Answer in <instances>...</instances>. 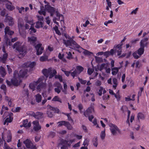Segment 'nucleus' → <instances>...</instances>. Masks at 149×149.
Wrapping results in <instances>:
<instances>
[{
    "instance_id": "f257e3e1",
    "label": "nucleus",
    "mask_w": 149,
    "mask_h": 149,
    "mask_svg": "<svg viewBox=\"0 0 149 149\" xmlns=\"http://www.w3.org/2000/svg\"><path fill=\"white\" fill-rule=\"evenodd\" d=\"M36 65L35 62H28L24 63L22 65L23 68L19 72L15 70L14 72L13 77L11 79V82L8 80L6 81L7 84L9 86L11 85V84L14 86H17L19 85L21 81V78L24 77H26L28 70L26 68L29 67L31 68H33Z\"/></svg>"
},
{
    "instance_id": "f03ea898",
    "label": "nucleus",
    "mask_w": 149,
    "mask_h": 149,
    "mask_svg": "<svg viewBox=\"0 0 149 149\" xmlns=\"http://www.w3.org/2000/svg\"><path fill=\"white\" fill-rule=\"evenodd\" d=\"M64 36L65 37L66 40L63 39V43L67 47H68L70 49H76L78 52H81L82 50H84L83 53L85 55H90L92 54V53L88 50L84 49L79 45L75 41L73 40L74 36L71 37L69 35L65 34Z\"/></svg>"
},
{
    "instance_id": "7ed1b4c3",
    "label": "nucleus",
    "mask_w": 149,
    "mask_h": 149,
    "mask_svg": "<svg viewBox=\"0 0 149 149\" xmlns=\"http://www.w3.org/2000/svg\"><path fill=\"white\" fill-rule=\"evenodd\" d=\"M44 79V77H41L38 79V81L31 83L29 86L30 88L33 91H34L35 89L36 86L38 84H39L37 86L36 89L38 91H40L41 89L46 86L45 84L46 80L45 81V82H43Z\"/></svg>"
},
{
    "instance_id": "20e7f679",
    "label": "nucleus",
    "mask_w": 149,
    "mask_h": 149,
    "mask_svg": "<svg viewBox=\"0 0 149 149\" xmlns=\"http://www.w3.org/2000/svg\"><path fill=\"white\" fill-rule=\"evenodd\" d=\"M22 42H17L15 43L13 46V48H15L19 53V57L22 58L26 54V49L24 45H22Z\"/></svg>"
},
{
    "instance_id": "39448f33",
    "label": "nucleus",
    "mask_w": 149,
    "mask_h": 149,
    "mask_svg": "<svg viewBox=\"0 0 149 149\" xmlns=\"http://www.w3.org/2000/svg\"><path fill=\"white\" fill-rule=\"evenodd\" d=\"M45 9L50 13L51 16H53L55 11L56 16L58 17L59 19H60L61 18V20H63V15L60 14L57 11H56L54 8L51 6L49 4H48L45 5Z\"/></svg>"
},
{
    "instance_id": "423d86ee",
    "label": "nucleus",
    "mask_w": 149,
    "mask_h": 149,
    "mask_svg": "<svg viewBox=\"0 0 149 149\" xmlns=\"http://www.w3.org/2000/svg\"><path fill=\"white\" fill-rule=\"evenodd\" d=\"M43 74L47 78L49 77V79L53 77L57 74L56 70L53 68H49L47 69H44L42 70Z\"/></svg>"
},
{
    "instance_id": "0eeeda50",
    "label": "nucleus",
    "mask_w": 149,
    "mask_h": 149,
    "mask_svg": "<svg viewBox=\"0 0 149 149\" xmlns=\"http://www.w3.org/2000/svg\"><path fill=\"white\" fill-rule=\"evenodd\" d=\"M75 141V139L70 140L68 141L62 139L59 143L58 146L61 149H68V146H70L72 143Z\"/></svg>"
},
{
    "instance_id": "6e6552de",
    "label": "nucleus",
    "mask_w": 149,
    "mask_h": 149,
    "mask_svg": "<svg viewBox=\"0 0 149 149\" xmlns=\"http://www.w3.org/2000/svg\"><path fill=\"white\" fill-rule=\"evenodd\" d=\"M2 134V139L4 141L7 140L8 142H10L12 139V135L10 131L8 130L6 132L5 131Z\"/></svg>"
},
{
    "instance_id": "1a4fd4ad",
    "label": "nucleus",
    "mask_w": 149,
    "mask_h": 149,
    "mask_svg": "<svg viewBox=\"0 0 149 149\" xmlns=\"http://www.w3.org/2000/svg\"><path fill=\"white\" fill-rule=\"evenodd\" d=\"M4 32L5 33V38L6 41V43L10 46L12 45V43L10 41H9V40L7 37V35H12L14 33V32L10 30L9 29V27L8 26H6Z\"/></svg>"
},
{
    "instance_id": "9d476101",
    "label": "nucleus",
    "mask_w": 149,
    "mask_h": 149,
    "mask_svg": "<svg viewBox=\"0 0 149 149\" xmlns=\"http://www.w3.org/2000/svg\"><path fill=\"white\" fill-rule=\"evenodd\" d=\"M109 126L111 132L113 135H116L120 132V130L116 125L110 124L109 125Z\"/></svg>"
},
{
    "instance_id": "9b49d317",
    "label": "nucleus",
    "mask_w": 149,
    "mask_h": 149,
    "mask_svg": "<svg viewBox=\"0 0 149 149\" xmlns=\"http://www.w3.org/2000/svg\"><path fill=\"white\" fill-rule=\"evenodd\" d=\"M30 17H26L25 19V21L26 22L29 24L31 25V26L29 29L30 33L32 34L33 33H35L36 32V29L34 28L33 26L34 25V24L33 23L32 19H29Z\"/></svg>"
},
{
    "instance_id": "f8f14e48",
    "label": "nucleus",
    "mask_w": 149,
    "mask_h": 149,
    "mask_svg": "<svg viewBox=\"0 0 149 149\" xmlns=\"http://www.w3.org/2000/svg\"><path fill=\"white\" fill-rule=\"evenodd\" d=\"M8 115L7 116L8 117L6 119L4 122V125H6V123L7 125H8V123H10L13 120L12 116L13 115V113H9L8 112H5L3 116L5 117L6 115Z\"/></svg>"
},
{
    "instance_id": "ddd939ff",
    "label": "nucleus",
    "mask_w": 149,
    "mask_h": 149,
    "mask_svg": "<svg viewBox=\"0 0 149 149\" xmlns=\"http://www.w3.org/2000/svg\"><path fill=\"white\" fill-rule=\"evenodd\" d=\"M26 147L28 148L36 149V146L33 145L31 141L28 139H27L24 141Z\"/></svg>"
},
{
    "instance_id": "4468645a",
    "label": "nucleus",
    "mask_w": 149,
    "mask_h": 149,
    "mask_svg": "<svg viewBox=\"0 0 149 149\" xmlns=\"http://www.w3.org/2000/svg\"><path fill=\"white\" fill-rule=\"evenodd\" d=\"M33 126V129L35 131L38 132L41 130L42 127L39 124V122L38 120L34 121L32 122Z\"/></svg>"
},
{
    "instance_id": "2eb2a0df",
    "label": "nucleus",
    "mask_w": 149,
    "mask_h": 149,
    "mask_svg": "<svg viewBox=\"0 0 149 149\" xmlns=\"http://www.w3.org/2000/svg\"><path fill=\"white\" fill-rule=\"evenodd\" d=\"M35 47L36 50V54L37 55H40L42 53L44 48L41 44H38L35 46Z\"/></svg>"
},
{
    "instance_id": "dca6fc26",
    "label": "nucleus",
    "mask_w": 149,
    "mask_h": 149,
    "mask_svg": "<svg viewBox=\"0 0 149 149\" xmlns=\"http://www.w3.org/2000/svg\"><path fill=\"white\" fill-rule=\"evenodd\" d=\"M5 22L8 23L9 26H12L14 24V21L12 17L7 15L5 16V19L4 20Z\"/></svg>"
},
{
    "instance_id": "f3484780",
    "label": "nucleus",
    "mask_w": 149,
    "mask_h": 149,
    "mask_svg": "<svg viewBox=\"0 0 149 149\" xmlns=\"http://www.w3.org/2000/svg\"><path fill=\"white\" fill-rule=\"evenodd\" d=\"M4 3H6V8L10 11H12L15 9V7L13 5L12 3L6 0Z\"/></svg>"
},
{
    "instance_id": "a211bd4d",
    "label": "nucleus",
    "mask_w": 149,
    "mask_h": 149,
    "mask_svg": "<svg viewBox=\"0 0 149 149\" xmlns=\"http://www.w3.org/2000/svg\"><path fill=\"white\" fill-rule=\"evenodd\" d=\"M121 45H118L116 46H115L113 48L115 52L117 53V54L118 56H120L121 54L122 51Z\"/></svg>"
},
{
    "instance_id": "6ab92c4d",
    "label": "nucleus",
    "mask_w": 149,
    "mask_h": 149,
    "mask_svg": "<svg viewBox=\"0 0 149 149\" xmlns=\"http://www.w3.org/2000/svg\"><path fill=\"white\" fill-rule=\"evenodd\" d=\"M94 112L93 108V107H89L84 112V115L86 117H87L89 116L90 114L93 113Z\"/></svg>"
},
{
    "instance_id": "aec40b11",
    "label": "nucleus",
    "mask_w": 149,
    "mask_h": 149,
    "mask_svg": "<svg viewBox=\"0 0 149 149\" xmlns=\"http://www.w3.org/2000/svg\"><path fill=\"white\" fill-rule=\"evenodd\" d=\"M28 42L30 43L35 46V43L37 40V38L34 36L29 37L28 38Z\"/></svg>"
},
{
    "instance_id": "412c9836",
    "label": "nucleus",
    "mask_w": 149,
    "mask_h": 149,
    "mask_svg": "<svg viewBox=\"0 0 149 149\" xmlns=\"http://www.w3.org/2000/svg\"><path fill=\"white\" fill-rule=\"evenodd\" d=\"M88 96L89 95L88 93H86L85 92L81 96V100L83 103L86 102L90 100L88 97Z\"/></svg>"
},
{
    "instance_id": "4be33fe9",
    "label": "nucleus",
    "mask_w": 149,
    "mask_h": 149,
    "mask_svg": "<svg viewBox=\"0 0 149 149\" xmlns=\"http://www.w3.org/2000/svg\"><path fill=\"white\" fill-rule=\"evenodd\" d=\"M31 124L30 122H28V120L27 119H26L24 120L23 121V125H20V127H24L26 128H29L31 127Z\"/></svg>"
},
{
    "instance_id": "5701e85b",
    "label": "nucleus",
    "mask_w": 149,
    "mask_h": 149,
    "mask_svg": "<svg viewBox=\"0 0 149 149\" xmlns=\"http://www.w3.org/2000/svg\"><path fill=\"white\" fill-rule=\"evenodd\" d=\"M32 115L36 118L37 119L41 118L43 117V114L41 112H37L36 113L33 112Z\"/></svg>"
},
{
    "instance_id": "b1692460",
    "label": "nucleus",
    "mask_w": 149,
    "mask_h": 149,
    "mask_svg": "<svg viewBox=\"0 0 149 149\" xmlns=\"http://www.w3.org/2000/svg\"><path fill=\"white\" fill-rule=\"evenodd\" d=\"M148 38H146L144 40H142L140 42V47L144 48L145 46H146L147 44V41L148 40Z\"/></svg>"
},
{
    "instance_id": "393cba45",
    "label": "nucleus",
    "mask_w": 149,
    "mask_h": 149,
    "mask_svg": "<svg viewBox=\"0 0 149 149\" xmlns=\"http://www.w3.org/2000/svg\"><path fill=\"white\" fill-rule=\"evenodd\" d=\"M6 74L5 69L2 66L0 67V77H4Z\"/></svg>"
},
{
    "instance_id": "a878e982",
    "label": "nucleus",
    "mask_w": 149,
    "mask_h": 149,
    "mask_svg": "<svg viewBox=\"0 0 149 149\" xmlns=\"http://www.w3.org/2000/svg\"><path fill=\"white\" fill-rule=\"evenodd\" d=\"M102 92H103V94H104L106 92V91L102 87H100L99 88L98 91L97 92V93L99 96L102 95Z\"/></svg>"
},
{
    "instance_id": "bb28decb",
    "label": "nucleus",
    "mask_w": 149,
    "mask_h": 149,
    "mask_svg": "<svg viewBox=\"0 0 149 149\" xmlns=\"http://www.w3.org/2000/svg\"><path fill=\"white\" fill-rule=\"evenodd\" d=\"M8 57V54L6 53H5L3 56V57H0V62L5 63Z\"/></svg>"
},
{
    "instance_id": "cd10ccee",
    "label": "nucleus",
    "mask_w": 149,
    "mask_h": 149,
    "mask_svg": "<svg viewBox=\"0 0 149 149\" xmlns=\"http://www.w3.org/2000/svg\"><path fill=\"white\" fill-rule=\"evenodd\" d=\"M38 13L40 15H43L44 16L46 15V12L43 6H40V10L38 11Z\"/></svg>"
},
{
    "instance_id": "c85d7f7f",
    "label": "nucleus",
    "mask_w": 149,
    "mask_h": 149,
    "mask_svg": "<svg viewBox=\"0 0 149 149\" xmlns=\"http://www.w3.org/2000/svg\"><path fill=\"white\" fill-rule=\"evenodd\" d=\"M18 26L19 29V31H20V30L21 29L22 27L24 25V22L23 20L21 19H19L18 21Z\"/></svg>"
},
{
    "instance_id": "c756f323",
    "label": "nucleus",
    "mask_w": 149,
    "mask_h": 149,
    "mask_svg": "<svg viewBox=\"0 0 149 149\" xmlns=\"http://www.w3.org/2000/svg\"><path fill=\"white\" fill-rule=\"evenodd\" d=\"M47 107L51 110L54 111L55 113H58L60 111L58 109L52 107L50 105H48L47 106Z\"/></svg>"
},
{
    "instance_id": "7c9ffc66",
    "label": "nucleus",
    "mask_w": 149,
    "mask_h": 149,
    "mask_svg": "<svg viewBox=\"0 0 149 149\" xmlns=\"http://www.w3.org/2000/svg\"><path fill=\"white\" fill-rule=\"evenodd\" d=\"M120 68H114L112 69V74L113 75H116L118 72L119 69Z\"/></svg>"
},
{
    "instance_id": "2f4dec72",
    "label": "nucleus",
    "mask_w": 149,
    "mask_h": 149,
    "mask_svg": "<svg viewBox=\"0 0 149 149\" xmlns=\"http://www.w3.org/2000/svg\"><path fill=\"white\" fill-rule=\"evenodd\" d=\"M48 56L45 55L43 56H41L39 60L41 62H44L47 61L48 59Z\"/></svg>"
},
{
    "instance_id": "473e14b6",
    "label": "nucleus",
    "mask_w": 149,
    "mask_h": 149,
    "mask_svg": "<svg viewBox=\"0 0 149 149\" xmlns=\"http://www.w3.org/2000/svg\"><path fill=\"white\" fill-rule=\"evenodd\" d=\"M36 99L37 102H39L41 101L42 96L41 95L38 94L36 95Z\"/></svg>"
},
{
    "instance_id": "72a5a7b5",
    "label": "nucleus",
    "mask_w": 149,
    "mask_h": 149,
    "mask_svg": "<svg viewBox=\"0 0 149 149\" xmlns=\"http://www.w3.org/2000/svg\"><path fill=\"white\" fill-rule=\"evenodd\" d=\"M67 123V121H59L57 123L58 125L57 127H61L63 125L65 126Z\"/></svg>"
},
{
    "instance_id": "f704fd0d",
    "label": "nucleus",
    "mask_w": 149,
    "mask_h": 149,
    "mask_svg": "<svg viewBox=\"0 0 149 149\" xmlns=\"http://www.w3.org/2000/svg\"><path fill=\"white\" fill-rule=\"evenodd\" d=\"M92 144L94 146L96 147H97L98 144L97 138L95 137L92 140Z\"/></svg>"
},
{
    "instance_id": "c9c22d12",
    "label": "nucleus",
    "mask_w": 149,
    "mask_h": 149,
    "mask_svg": "<svg viewBox=\"0 0 149 149\" xmlns=\"http://www.w3.org/2000/svg\"><path fill=\"white\" fill-rule=\"evenodd\" d=\"M70 136L71 138H76L77 139L79 140L81 139L82 138V135H79L76 134H71L70 135Z\"/></svg>"
},
{
    "instance_id": "e433bc0d",
    "label": "nucleus",
    "mask_w": 149,
    "mask_h": 149,
    "mask_svg": "<svg viewBox=\"0 0 149 149\" xmlns=\"http://www.w3.org/2000/svg\"><path fill=\"white\" fill-rule=\"evenodd\" d=\"M135 95L134 94L133 95L132 97V98H130V96H128L125 98V100L126 101H128L130 100L134 101V97Z\"/></svg>"
},
{
    "instance_id": "4c0bfd02",
    "label": "nucleus",
    "mask_w": 149,
    "mask_h": 149,
    "mask_svg": "<svg viewBox=\"0 0 149 149\" xmlns=\"http://www.w3.org/2000/svg\"><path fill=\"white\" fill-rule=\"evenodd\" d=\"M43 26V23L42 22L40 21L37 22L36 24L35 27L37 28H39L40 27H42Z\"/></svg>"
},
{
    "instance_id": "58836bf2",
    "label": "nucleus",
    "mask_w": 149,
    "mask_h": 149,
    "mask_svg": "<svg viewBox=\"0 0 149 149\" xmlns=\"http://www.w3.org/2000/svg\"><path fill=\"white\" fill-rule=\"evenodd\" d=\"M108 68V64L107 63H103L100 66L99 69L101 71L103 69H105Z\"/></svg>"
},
{
    "instance_id": "ea45409f",
    "label": "nucleus",
    "mask_w": 149,
    "mask_h": 149,
    "mask_svg": "<svg viewBox=\"0 0 149 149\" xmlns=\"http://www.w3.org/2000/svg\"><path fill=\"white\" fill-rule=\"evenodd\" d=\"M144 52V48L141 47L138 50V54L140 56L143 54Z\"/></svg>"
},
{
    "instance_id": "a19ab883",
    "label": "nucleus",
    "mask_w": 149,
    "mask_h": 149,
    "mask_svg": "<svg viewBox=\"0 0 149 149\" xmlns=\"http://www.w3.org/2000/svg\"><path fill=\"white\" fill-rule=\"evenodd\" d=\"M113 88L115 89L118 84L117 80L116 79L114 78L113 79Z\"/></svg>"
},
{
    "instance_id": "79ce46f5",
    "label": "nucleus",
    "mask_w": 149,
    "mask_h": 149,
    "mask_svg": "<svg viewBox=\"0 0 149 149\" xmlns=\"http://www.w3.org/2000/svg\"><path fill=\"white\" fill-rule=\"evenodd\" d=\"M77 71L78 72V74H79L81 72L83 71L84 68L81 66H78L76 67Z\"/></svg>"
},
{
    "instance_id": "37998d69",
    "label": "nucleus",
    "mask_w": 149,
    "mask_h": 149,
    "mask_svg": "<svg viewBox=\"0 0 149 149\" xmlns=\"http://www.w3.org/2000/svg\"><path fill=\"white\" fill-rule=\"evenodd\" d=\"M52 100L54 101H58L60 103H62L61 99L58 96H55L53 99Z\"/></svg>"
},
{
    "instance_id": "c03bdc74",
    "label": "nucleus",
    "mask_w": 149,
    "mask_h": 149,
    "mask_svg": "<svg viewBox=\"0 0 149 149\" xmlns=\"http://www.w3.org/2000/svg\"><path fill=\"white\" fill-rule=\"evenodd\" d=\"M54 29L56 33L59 35H60L61 33L58 29V27L56 26L54 28Z\"/></svg>"
},
{
    "instance_id": "a18cd8bd",
    "label": "nucleus",
    "mask_w": 149,
    "mask_h": 149,
    "mask_svg": "<svg viewBox=\"0 0 149 149\" xmlns=\"http://www.w3.org/2000/svg\"><path fill=\"white\" fill-rule=\"evenodd\" d=\"M16 8L19 10V13H22L24 11V8L23 7L20 8L19 7L17 6L16 7Z\"/></svg>"
},
{
    "instance_id": "49530a36",
    "label": "nucleus",
    "mask_w": 149,
    "mask_h": 149,
    "mask_svg": "<svg viewBox=\"0 0 149 149\" xmlns=\"http://www.w3.org/2000/svg\"><path fill=\"white\" fill-rule=\"evenodd\" d=\"M2 109L1 111V115L3 114V112L4 111L8 110V108L6 107H5L4 105L2 106Z\"/></svg>"
},
{
    "instance_id": "de8ad7c7",
    "label": "nucleus",
    "mask_w": 149,
    "mask_h": 149,
    "mask_svg": "<svg viewBox=\"0 0 149 149\" xmlns=\"http://www.w3.org/2000/svg\"><path fill=\"white\" fill-rule=\"evenodd\" d=\"M105 130L102 131L101 132L100 136L101 139H103L105 138Z\"/></svg>"
},
{
    "instance_id": "09e8293b",
    "label": "nucleus",
    "mask_w": 149,
    "mask_h": 149,
    "mask_svg": "<svg viewBox=\"0 0 149 149\" xmlns=\"http://www.w3.org/2000/svg\"><path fill=\"white\" fill-rule=\"evenodd\" d=\"M89 142V139H85L83 142V145H84V146H87Z\"/></svg>"
},
{
    "instance_id": "8fccbe9b",
    "label": "nucleus",
    "mask_w": 149,
    "mask_h": 149,
    "mask_svg": "<svg viewBox=\"0 0 149 149\" xmlns=\"http://www.w3.org/2000/svg\"><path fill=\"white\" fill-rule=\"evenodd\" d=\"M78 107L79 110L80 111V113H82V110L83 109V105L81 104L80 103L78 105Z\"/></svg>"
},
{
    "instance_id": "3c124183",
    "label": "nucleus",
    "mask_w": 149,
    "mask_h": 149,
    "mask_svg": "<svg viewBox=\"0 0 149 149\" xmlns=\"http://www.w3.org/2000/svg\"><path fill=\"white\" fill-rule=\"evenodd\" d=\"M137 117L139 119H143L144 118V116L143 114L139 113L138 114Z\"/></svg>"
},
{
    "instance_id": "603ef678",
    "label": "nucleus",
    "mask_w": 149,
    "mask_h": 149,
    "mask_svg": "<svg viewBox=\"0 0 149 149\" xmlns=\"http://www.w3.org/2000/svg\"><path fill=\"white\" fill-rule=\"evenodd\" d=\"M0 88L1 89L3 90V91H5L4 94L5 95H6V86L4 84H2Z\"/></svg>"
},
{
    "instance_id": "864d4df0",
    "label": "nucleus",
    "mask_w": 149,
    "mask_h": 149,
    "mask_svg": "<svg viewBox=\"0 0 149 149\" xmlns=\"http://www.w3.org/2000/svg\"><path fill=\"white\" fill-rule=\"evenodd\" d=\"M67 123H66V125H65V126L67 127L68 129L71 130L72 128V126L70 124L69 122L67 121Z\"/></svg>"
},
{
    "instance_id": "5fc2aeb1",
    "label": "nucleus",
    "mask_w": 149,
    "mask_h": 149,
    "mask_svg": "<svg viewBox=\"0 0 149 149\" xmlns=\"http://www.w3.org/2000/svg\"><path fill=\"white\" fill-rule=\"evenodd\" d=\"M54 86L56 87L57 88L58 87L60 88H62V86L61 84L58 82H56L54 84Z\"/></svg>"
},
{
    "instance_id": "6e6d98bb",
    "label": "nucleus",
    "mask_w": 149,
    "mask_h": 149,
    "mask_svg": "<svg viewBox=\"0 0 149 149\" xmlns=\"http://www.w3.org/2000/svg\"><path fill=\"white\" fill-rule=\"evenodd\" d=\"M66 53L67 54L68 56L67 57V58L68 59H70L72 58V55L71 52L69 51L68 52H67Z\"/></svg>"
},
{
    "instance_id": "4d7b16f0",
    "label": "nucleus",
    "mask_w": 149,
    "mask_h": 149,
    "mask_svg": "<svg viewBox=\"0 0 149 149\" xmlns=\"http://www.w3.org/2000/svg\"><path fill=\"white\" fill-rule=\"evenodd\" d=\"M96 61L98 63L102 61V58L99 57L95 56V57Z\"/></svg>"
},
{
    "instance_id": "13d9d810",
    "label": "nucleus",
    "mask_w": 149,
    "mask_h": 149,
    "mask_svg": "<svg viewBox=\"0 0 149 149\" xmlns=\"http://www.w3.org/2000/svg\"><path fill=\"white\" fill-rule=\"evenodd\" d=\"M47 113L48 116L49 117L51 118L53 116V114L49 110L47 112Z\"/></svg>"
},
{
    "instance_id": "bf43d9fd",
    "label": "nucleus",
    "mask_w": 149,
    "mask_h": 149,
    "mask_svg": "<svg viewBox=\"0 0 149 149\" xmlns=\"http://www.w3.org/2000/svg\"><path fill=\"white\" fill-rule=\"evenodd\" d=\"M78 74V72L76 70H74L73 72L71 73V75L73 78H74L76 75Z\"/></svg>"
},
{
    "instance_id": "052dcab7",
    "label": "nucleus",
    "mask_w": 149,
    "mask_h": 149,
    "mask_svg": "<svg viewBox=\"0 0 149 149\" xmlns=\"http://www.w3.org/2000/svg\"><path fill=\"white\" fill-rule=\"evenodd\" d=\"M79 81L81 82V84H86L87 81L85 80H83L79 78H78Z\"/></svg>"
},
{
    "instance_id": "680f3d73",
    "label": "nucleus",
    "mask_w": 149,
    "mask_h": 149,
    "mask_svg": "<svg viewBox=\"0 0 149 149\" xmlns=\"http://www.w3.org/2000/svg\"><path fill=\"white\" fill-rule=\"evenodd\" d=\"M132 55L134 57V58L135 59H138L139 57V56L137 55V52H134Z\"/></svg>"
},
{
    "instance_id": "e2e57ef3",
    "label": "nucleus",
    "mask_w": 149,
    "mask_h": 149,
    "mask_svg": "<svg viewBox=\"0 0 149 149\" xmlns=\"http://www.w3.org/2000/svg\"><path fill=\"white\" fill-rule=\"evenodd\" d=\"M94 71L93 69L88 68V73L89 75H91Z\"/></svg>"
},
{
    "instance_id": "0e129e2a",
    "label": "nucleus",
    "mask_w": 149,
    "mask_h": 149,
    "mask_svg": "<svg viewBox=\"0 0 149 149\" xmlns=\"http://www.w3.org/2000/svg\"><path fill=\"white\" fill-rule=\"evenodd\" d=\"M6 11V10L5 9H3L1 10V15L2 16H4Z\"/></svg>"
},
{
    "instance_id": "69168bd1",
    "label": "nucleus",
    "mask_w": 149,
    "mask_h": 149,
    "mask_svg": "<svg viewBox=\"0 0 149 149\" xmlns=\"http://www.w3.org/2000/svg\"><path fill=\"white\" fill-rule=\"evenodd\" d=\"M23 93L25 95V96H26L27 97L29 95V92L28 89H25L23 91Z\"/></svg>"
},
{
    "instance_id": "338daca9",
    "label": "nucleus",
    "mask_w": 149,
    "mask_h": 149,
    "mask_svg": "<svg viewBox=\"0 0 149 149\" xmlns=\"http://www.w3.org/2000/svg\"><path fill=\"white\" fill-rule=\"evenodd\" d=\"M94 124V125H96V127H99V126L97 124V120L96 119H94L92 122Z\"/></svg>"
},
{
    "instance_id": "774afa93",
    "label": "nucleus",
    "mask_w": 149,
    "mask_h": 149,
    "mask_svg": "<svg viewBox=\"0 0 149 149\" xmlns=\"http://www.w3.org/2000/svg\"><path fill=\"white\" fill-rule=\"evenodd\" d=\"M61 88H60L58 87L55 88V91L58 93H59L61 91Z\"/></svg>"
}]
</instances>
